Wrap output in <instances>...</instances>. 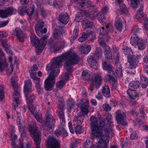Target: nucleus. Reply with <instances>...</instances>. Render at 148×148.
I'll use <instances>...</instances> for the list:
<instances>
[{
    "label": "nucleus",
    "instance_id": "f257e3e1",
    "mask_svg": "<svg viewBox=\"0 0 148 148\" xmlns=\"http://www.w3.org/2000/svg\"><path fill=\"white\" fill-rule=\"evenodd\" d=\"M81 60L79 57L75 52L69 51L53 58L52 63L50 65L47 64L46 70L47 71H52L45 82V88L47 90H51L55 84V77L59 74V67L62 65V62H64V66L68 71L65 73L64 79L67 80L69 78L70 72L72 66L78 64Z\"/></svg>",
    "mask_w": 148,
    "mask_h": 148
},
{
    "label": "nucleus",
    "instance_id": "f03ea898",
    "mask_svg": "<svg viewBox=\"0 0 148 148\" xmlns=\"http://www.w3.org/2000/svg\"><path fill=\"white\" fill-rule=\"evenodd\" d=\"M91 129L93 137L99 139L98 145L95 148H108L109 138L112 137L111 124L112 116L108 114L104 121H101L93 116L90 119Z\"/></svg>",
    "mask_w": 148,
    "mask_h": 148
},
{
    "label": "nucleus",
    "instance_id": "7ed1b4c3",
    "mask_svg": "<svg viewBox=\"0 0 148 148\" xmlns=\"http://www.w3.org/2000/svg\"><path fill=\"white\" fill-rule=\"evenodd\" d=\"M122 50L125 55H128L127 56L128 61L129 62V69L130 70L128 71L131 74H134L135 71L134 70L137 66L138 63V60L141 58L140 55H134L133 52L130 48L127 46L123 45L122 47Z\"/></svg>",
    "mask_w": 148,
    "mask_h": 148
},
{
    "label": "nucleus",
    "instance_id": "20e7f679",
    "mask_svg": "<svg viewBox=\"0 0 148 148\" xmlns=\"http://www.w3.org/2000/svg\"><path fill=\"white\" fill-rule=\"evenodd\" d=\"M30 39L32 45L36 47V52L38 54L40 53L46 46L47 36L44 35L39 40L34 34L32 33Z\"/></svg>",
    "mask_w": 148,
    "mask_h": 148
},
{
    "label": "nucleus",
    "instance_id": "39448f33",
    "mask_svg": "<svg viewBox=\"0 0 148 148\" xmlns=\"http://www.w3.org/2000/svg\"><path fill=\"white\" fill-rule=\"evenodd\" d=\"M131 6L132 8L135 9L137 8L139 6L140 8L137 11L136 16L135 18V20L138 19H143L144 18V15L143 13V5H140L139 0H131Z\"/></svg>",
    "mask_w": 148,
    "mask_h": 148
},
{
    "label": "nucleus",
    "instance_id": "423d86ee",
    "mask_svg": "<svg viewBox=\"0 0 148 148\" xmlns=\"http://www.w3.org/2000/svg\"><path fill=\"white\" fill-rule=\"evenodd\" d=\"M90 81L91 83L90 85V89L91 91H92L94 89V86L95 85L97 88L100 87L102 79L100 75H97L93 77Z\"/></svg>",
    "mask_w": 148,
    "mask_h": 148
},
{
    "label": "nucleus",
    "instance_id": "0eeeda50",
    "mask_svg": "<svg viewBox=\"0 0 148 148\" xmlns=\"http://www.w3.org/2000/svg\"><path fill=\"white\" fill-rule=\"evenodd\" d=\"M46 119L43 121L42 125L51 128L54 127L55 123V119L48 111L46 112Z\"/></svg>",
    "mask_w": 148,
    "mask_h": 148
},
{
    "label": "nucleus",
    "instance_id": "6e6552de",
    "mask_svg": "<svg viewBox=\"0 0 148 148\" xmlns=\"http://www.w3.org/2000/svg\"><path fill=\"white\" fill-rule=\"evenodd\" d=\"M16 11V9L12 7L7 8L5 10H0V17L6 18L8 15H11L15 14Z\"/></svg>",
    "mask_w": 148,
    "mask_h": 148
},
{
    "label": "nucleus",
    "instance_id": "1a4fd4ad",
    "mask_svg": "<svg viewBox=\"0 0 148 148\" xmlns=\"http://www.w3.org/2000/svg\"><path fill=\"white\" fill-rule=\"evenodd\" d=\"M48 44L50 48L55 51H58L60 50L62 46L61 42H56L54 40L53 38H51L48 41Z\"/></svg>",
    "mask_w": 148,
    "mask_h": 148
},
{
    "label": "nucleus",
    "instance_id": "9d476101",
    "mask_svg": "<svg viewBox=\"0 0 148 148\" xmlns=\"http://www.w3.org/2000/svg\"><path fill=\"white\" fill-rule=\"evenodd\" d=\"M24 93L29 108L31 112H33L31 110V105L33 102L36 96L34 94L32 93V91L26 92Z\"/></svg>",
    "mask_w": 148,
    "mask_h": 148
},
{
    "label": "nucleus",
    "instance_id": "9b49d317",
    "mask_svg": "<svg viewBox=\"0 0 148 148\" xmlns=\"http://www.w3.org/2000/svg\"><path fill=\"white\" fill-rule=\"evenodd\" d=\"M7 65L5 54L2 50L0 48V71H3L4 68L6 67Z\"/></svg>",
    "mask_w": 148,
    "mask_h": 148
},
{
    "label": "nucleus",
    "instance_id": "f8f14e48",
    "mask_svg": "<svg viewBox=\"0 0 148 148\" xmlns=\"http://www.w3.org/2000/svg\"><path fill=\"white\" fill-rule=\"evenodd\" d=\"M126 115L125 112L117 114L116 116V121L117 123L124 126L126 125L127 124L125 121Z\"/></svg>",
    "mask_w": 148,
    "mask_h": 148
},
{
    "label": "nucleus",
    "instance_id": "ddd939ff",
    "mask_svg": "<svg viewBox=\"0 0 148 148\" xmlns=\"http://www.w3.org/2000/svg\"><path fill=\"white\" fill-rule=\"evenodd\" d=\"M69 16L67 13H61L59 15V21L63 24L65 25L69 21Z\"/></svg>",
    "mask_w": 148,
    "mask_h": 148
},
{
    "label": "nucleus",
    "instance_id": "4468645a",
    "mask_svg": "<svg viewBox=\"0 0 148 148\" xmlns=\"http://www.w3.org/2000/svg\"><path fill=\"white\" fill-rule=\"evenodd\" d=\"M0 42L2 44L3 47L5 48L7 53L10 56H12L13 54L12 52L10 50V45L7 43V41L1 39L0 40Z\"/></svg>",
    "mask_w": 148,
    "mask_h": 148
},
{
    "label": "nucleus",
    "instance_id": "2eb2a0df",
    "mask_svg": "<svg viewBox=\"0 0 148 148\" xmlns=\"http://www.w3.org/2000/svg\"><path fill=\"white\" fill-rule=\"evenodd\" d=\"M97 60L94 56H89L87 58V61L90 66L92 68H97L96 60Z\"/></svg>",
    "mask_w": 148,
    "mask_h": 148
},
{
    "label": "nucleus",
    "instance_id": "dca6fc26",
    "mask_svg": "<svg viewBox=\"0 0 148 148\" xmlns=\"http://www.w3.org/2000/svg\"><path fill=\"white\" fill-rule=\"evenodd\" d=\"M93 33V32L90 30L86 31V32H83L82 34V37L78 39L79 41L80 42H84Z\"/></svg>",
    "mask_w": 148,
    "mask_h": 148
},
{
    "label": "nucleus",
    "instance_id": "f3484780",
    "mask_svg": "<svg viewBox=\"0 0 148 148\" xmlns=\"http://www.w3.org/2000/svg\"><path fill=\"white\" fill-rule=\"evenodd\" d=\"M89 101L88 100H86V102L82 103L81 109V113L83 115H87L89 112L88 110V107Z\"/></svg>",
    "mask_w": 148,
    "mask_h": 148
},
{
    "label": "nucleus",
    "instance_id": "a211bd4d",
    "mask_svg": "<svg viewBox=\"0 0 148 148\" xmlns=\"http://www.w3.org/2000/svg\"><path fill=\"white\" fill-rule=\"evenodd\" d=\"M17 88V87H16ZM14 89L15 90L14 92L13 95L14 98V100L16 104H17L16 106H18V104L20 103L21 100L20 99V95L19 92L17 90V88Z\"/></svg>",
    "mask_w": 148,
    "mask_h": 148
},
{
    "label": "nucleus",
    "instance_id": "6ab92c4d",
    "mask_svg": "<svg viewBox=\"0 0 148 148\" xmlns=\"http://www.w3.org/2000/svg\"><path fill=\"white\" fill-rule=\"evenodd\" d=\"M62 29L59 28H56L55 29L53 32L54 37L58 39H60L63 37V34L62 33Z\"/></svg>",
    "mask_w": 148,
    "mask_h": 148
},
{
    "label": "nucleus",
    "instance_id": "aec40b11",
    "mask_svg": "<svg viewBox=\"0 0 148 148\" xmlns=\"http://www.w3.org/2000/svg\"><path fill=\"white\" fill-rule=\"evenodd\" d=\"M85 115H83L81 113L77 114V116H75L74 119V122L76 123L77 125L81 124L83 122L84 118Z\"/></svg>",
    "mask_w": 148,
    "mask_h": 148
},
{
    "label": "nucleus",
    "instance_id": "412c9836",
    "mask_svg": "<svg viewBox=\"0 0 148 148\" xmlns=\"http://www.w3.org/2000/svg\"><path fill=\"white\" fill-rule=\"evenodd\" d=\"M32 82L30 79L25 81L24 92L32 91Z\"/></svg>",
    "mask_w": 148,
    "mask_h": 148
},
{
    "label": "nucleus",
    "instance_id": "4be33fe9",
    "mask_svg": "<svg viewBox=\"0 0 148 148\" xmlns=\"http://www.w3.org/2000/svg\"><path fill=\"white\" fill-rule=\"evenodd\" d=\"M116 69L115 73L118 77H121L123 76L122 70L120 63L119 62H116L115 63Z\"/></svg>",
    "mask_w": 148,
    "mask_h": 148
},
{
    "label": "nucleus",
    "instance_id": "5701e85b",
    "mask_svg": "<svg viewBox=\"0 0 148 148\" xmlns=\"http://www.w3.org/2000/svg\"><path fill=\"white\" fill-rule=\"evenodd\" d=\"M91 47L89 45H85L79 47V49L81 53L84 54H87L91 49Z\"/></svg>",
    "mask_w": 148,
    "mask_h": 148
},
{
    "label": "nucleus",
    "instance_id": "b1692460",
    "mask_svg": "<svg viewBox=\"0 0 148 148\" xmlns=\"http://www.w3.org/2000/svg\"><path fill=\"white\" fill-rule=\"evenodd\" d=\"M114 25L116 29L118 31H121L123 28L122 21L118 16L116 17Z\"/></svg>",
    "mask_w": 148,
    "mask_h": 148
},
{
    "label": "nucleus",
    "instance_id": "393cba45",
    "mask_svg": "<svg viewBox=\"0 0 148 148\" xmlns=\"http://www.w3.org/2000/svg\"><path fill=\"white\" fill-rule=\"evenodd\" d=\"M104 53L106 59H110L112 57V53L109 46H106L104 50Z\"/></svg>",
    "mask_w": 148,
    "mask_h": 148
},
{
    "label": "nucleus",
    "instance_id": "a878e982",
    "mask_svg": "<svg viewBox=\"0 0 148 148\" xmlns=\"http://www.w3.org/2000/svg\"><path fill=\"white\" fill-rule=\"evenodd\" d=\"M140 83L138 81H132L129 84V89L134 90L139 88Z\"/></svg>",
    "mask_w": 148,
    "mask_h": 148
},
{
    "label": "nucleus",
    "instance_id": "bb28decb",
    "mask_svg": "<svg viewBox=\"0 0 148 148\" xmlns=\"http://www.w3.org/2000/svg\"><path fill=\"white\" fill-rule=\"evenodd\" d=\"M140 40L139 38L136 35V34H134L131 36L130 42L132 45H137Z\"/></svg>",
    "mask_w": 148,
    "mask_h": 148
},
{
    "label": "nucleus",
    "instance_id": "cd10ccee",
    "mask_svg": "<svg viewBox=\"0 0 148 148\" xmlns=\"http://www.w3.org/2000/svg\"><path fill=\"white\" fill-rule=\"evenodd\" d=\"M108 74L110 80L114 82H116L117 78L115 74L113 68H112L108 71Z\"/></svg>",
    "mask_w": 148,
    "mask_h": 148
},
{
    "label": "nucleus",
    "instance_id": "c85d7f7f",
    "mask_svg": "<svg viewBox=\"0 0 148 148\" xmlns=\"http://www.w3.org/2000/svg\"><path fill=\"white\" fill-rule=\"evenodd\" d=\"M103 53L102 50L99 48H98L96 49L93 56L97 60L101 58Z\"/></svg>",
    "mask_w": 148,
    "mask_h": 148
},
{
    "label": "nucleus",
    "instance_id": "c756f323",
    "mask_svg": "<svg viewBox=\"0 0 148 148\" xmlns=\"http://www.w3.org/2000/svg\"><path fill=\"white\" fill-rule=\"evenodd\" d=\"M110 89L108 86H105L103 87L102 93L106 97H109L110 96Z\"/></svg>",
    "mask_w": 148,
    "mask_h": 148
},
{
    "label": "nucleus",
    "instance_id": "7c9ffc66",
    "mask_svg": "<svg viewBox=\"0 0 148 148\" xmlns=\"http://www.w3.org/2000/svg\"><path fill=\"white\" fill-rule=\"evenodd\" d=\"M127 93L128 94L130 97L133 99H135L138 95L136 91L134 90L129 89L127 91Z\"/></svg>",
    "mask_w": 148,
    "mask_h": 148
},
{
    "label": "nucleus",
    "instance_id": "2f4dec72",
    "mask_svg": "<svg viewBox=\"0 0 148 148\" xmlns=\"http://www.w3.org/2000/svg\"><path fill=\"white\" fill-rule=\"evenodd\" d=\"M140 79L142 82V87L146 88L148 86V78L142 75L140 77Z\"/></svg>",
    "mask_w": 148,
    "mask_h": 148
},
{
    "label": "nucleus",
    "instance_id": "473e14b6",
    "mask_svg": "<svg viewBox=\"0 0 148 148\" xmlns=\"http://www.w3.org/2000/svg\"><path fill=\"white\" fill-rule=\"evenodd\" d=\"M14 32L16 34L17 37L19 38L21 37H24L25 35L21 29L19 27H16L14 30Z\"/></svg>",
    "mask_w": 148,
    "mask_h": 148
},
{
    "label": "nucleus",
    "instance_id": "72a5a7b5",
    "mask_svg": "<svg viewBox=\"0 0 148 148\" xmlns=\"http://www.w3.org/2000/svg\"><path fill=\"white\" fill-rule=\"evenodd\" d=\"M33 114L34 116L35 119L40 123H42V124L43 123V119L42 117V114L40 113H36L33 112Z\"/></svg>",
    "mask_w": 148,
    "mask_h": 148
},
{
    "label": "nucleus",
    "instance_id": "f704fd0d",
    "mask_svg": "<svg viewBox=\"0 0 148 148\" xmlns=\"http://www.w3.org/2000/svg\"><path fill=\"white\" fill-rule=\"evenodd\" d=\"M46 2L51 5H53L56 8L59 7L60 5L59 2H58L56 0H46Z\"/></svg>",
    "mask_w": 148,
    "mask_h": 148
},
{
    "label": "nucleus",
    "instance_id": "c9c22d12",
    "mask_svg": "<svg viewBox=\"0 0 148 148\" xmlns=\"http://www.w3.org/2000/svg\"><path fill=\"white\" fill-rule=\"evenodd\" d=\"M0 101L2 103L4 101L3 99L4 97V86L0 83Z\"/></svg>",
    "mask_w": 148,
    "mask_h": 148
},
{
    "label": "nucleus",
    "instance_id": "e433bc0d",
    "mask_svg": "<svg viewBox=\"0 0 148 148\" xmlns=\"http://www.w3.org/2000/svg\"><path fill=\"white\" fill-rule=\"evenodd\" d=\"M12 145L13 148H25L24 147V144L21 142L19 144V146H18L16 145L14 141V140H12ZM28 144H26V147L25 148H28Z\"/></svg>",
    "mask_w": 148,
    "mask_h": 148
},
{
    "label": "nucleus",
    "instance_id": "4c0bfd02",
    "mask_svg": "<svg viewBox=\"0 0 148 148\" xmlns=\"http://www.w3.org/2000/svg\"><path fill=\"white\" fill-rule=\"evenodd\" d=\"M11 79L12 85L14 88H16L17 85L16 82L17 81V76L16 75H14L12 77Z\"/></svg>",
    "mask_w": 148,
    "mask_h": 148
},
{
    "label": "nucleus",
    "instance_id": "58836bf2",
    "mask_svg": "<svg viewBox=\"0 0 148 148\" xmlns=\"http://www.w3.org/2000/svg\"><path fill=\"white\" fill-rule=\"evenodd\" d=\"M44 23L42 20L38 21L37 24L35 26V29L42 30L43 27Z\"/></svg>",
    "mask_w": 148,
    "mask_h": 148
},
{
    "label": "nucleus",
    "instance_id": "ea45409f",
    "mask_svg": "<svg viewBox=\"0 0 148 148\" xmlns=\"http://www.w3.org/2000/svg\"><path fill=\"white\" fill-rule=\"evenodd\" d=\"M120 10L122 13L127 14L128 13V10L125 4H120Z\"/></svg>",
    "mask_w": 148,
    "mask_h": 148
},
{
    "label": "nucleus",
    "instance_id": "a19ab883",
    "mask_svg": "<svg viewBox=\"0 0 148 148\" xmlns=\"http://www.w3.org/2000/svg\"><path fill=\"white\" fill-rule=\"evenodd\" d=\"M137 45L138 49L141 50L144 49L146 46V44L142 40L139 41Z\"/></svg>",
    "mask_w": 148,
    "mask_h": 148
},
{
    "label": "nucleus",
    "instance_id": "79ce46f5",
    "mask_svg": "<svg viewBox=\"0 0 148 148\" xmlns=\"http://www.w3.org/2000/svg\"><path fill=\"white\" fill-rule=\"evenodd\" d=\"M65 85V82L63 80H61L56 83V86L57 90H60L64 87Z\"/></svg>",
    "mask_w": 148,
    "mask_h": 148
},
{
    "label": "nucleus",
    "instance_id": "37998d69",
    "mask_svg": "<svg viewBox=\"0 0 148 148\" xmlns=\"http://www.w3.org/2000/svg\"><path fill=\"white\" fill-rule=\"evenodd\" d=\"M103 69L105 70L108 71L112 68V66L106 62H104L102 64Z\"/></svg>",
    "mask_w": 148,
    "mask_h": 148
},
{
    "label": "nucleus",
    "instance_id": "c03bdc74",
    "mask_svg": "<svg viewBox=\"0 0 148 148\" xmlns=\"http://www.w3.org/2000/svg\"><path fill=\"white\" fill-rule=\"evenodd\" d=\"M34 10V7L33 5H32V6L29 7V8L26 10V12L29 16H30L33 14Z\"/></svg>",
    "mask_w": 148,
    "mask_h": 148
},
{
    "label": "nucleus",
    "instance_id": "a18cd8bd",
    "mask_svg": "<svg viewBox=\"0 0 148 148\" xmlns=\"http://www.w3.org/2000/svg\"><path fill=\"white\" fill-rule=\"evenodd\" d=\"M82 76L83 79L86 80L89 79L90 77L89 71L87 70L83 71L82 73Z\"/></svg>",
    "mask_w": 148,
    "mask_h": 148
},
{
    "label": "nucleus",
    "instance_id": "49530a36",
    "mask_svg": "<svg viewBox=\"0 0 148 148\" xmlns=\"http://www.w3.org/2000/svg\"><path fill=\"white\" fill-rule=\"evenodd\" d=\"M98 19L99 21L101 23H102L105 20V17L103 14L99 13L97 14Z\"/></svg>",
    "mask_w": 148,
    "mask_h": 148
},
{
    "label": "nucleus",
    "instance_id": "de8ad7c7",
    "mask_svg": "<svg viewBox=\"0 0 148 148\" xmlns=\"http://www.w3.org/2000/svg\"><path fill=\"white\" fill-rule=\"evenodd\" d=\"M35 30L37 35L39 37L42 36L43 33L45 34L47 32V29L46 28H44L43 30H40V29H35Z\"/></svg>",
    "mask_w": 148,
    "mask_h": 148
},
{
    "label": "nucleus",
    "instance_id": "09e8293b",
    "mask_svg": "<svg viewBox=\"0 0 148 148\" xmlns=\"http://www.w3.org/2000/svg\"><path fill=\"white\" fill-rule=\"evenodd\" d=\"M98 31L100 35H105L107 34L108 33V30H105L103 27H100L98 29Z\"/></svg>",
    "mask_w": 148,
    "mask_h": 148
},
{
    "label": "nucleus",
    "instance_id": "8fccbe9b",
    "mask_svg": "<svg viewBox=\"0 0 148 148\" xmlns=\"http://www.w3.org/2000/svg\"><path fill=\"white\" fill-rule=\"evenodd\" d=\"M75 131L76 134H80L83 132V130L81 126L77 125L75 127Z\"/></svg>",
    "mask_w": 148,
    "mask_h": 148
},
{
    "label": "nucleus",
    "instance_id": "3c124183",
    "mask_svg": "<svg viewBox=\"0 0 148 148\" xmlns=\"http://www.w3.org/2000/svg\"><path fill=\"white\" fill-rule=\"evenodd\" d=\"M75 103L72 101H69L68 102V106L67 107V110L69 112H71L72 109L73 108Z\"/></svg>",
    "mask_w": 148,
    "mask_h": 148
},
{
    "label": "nucleus",
    "instance_id": "603ef678",
    "mask_svg": "<svg viewBox=\"0 0 148 148\" xmlns=\"http://www.w3.org/2000/svg\"><path fill=\"white\" fill-rule=\"evenodd\" d=\"M92 143L89 139L87 140L84 143L83 147L84 148H90L91 147Z\"/></svg>",
    "mask_w": 148,
    "mask_h": 148
},
{
    "label": "nucleus",
    "instance_id": "864d4df0",
    "mask_svg": "<svg viewBox=\"0 0 148 148\" xmlns=\"http://www.w3.org/2000/svg\"><path fill=\"white\" fill-rule=\"evenodd\" d=\"M83 24L88 28L92 27L93 25V23L92 22L88 21L87 20H84L83 22Z\"/></svg>",
    "mask_w": 148,
    "mask_h": 148
},
{
    "label": "nucleus",
    "instance_id": "5fc2aeb1",
    "mask_svg": "<svg viewBox=\"0 0 148 148\" xmlns=\"http://www.w3.org/2000/svg\"><path fill=\"white\" fill-rule=\"evenodd\" d=\"M6 73L8 75H10L13 70V67L12 64L10 65V67H8L6 69Z\"/></svg>",
    "mask_w": 148,
    "mask_h": 148
},
{
    "label": "nucleus",
    "instance_id": "6e6d98bb",
    "mask_svg": "<svg viewBox=\"0 0 148 148\" xmlns=\"http://www.w3.org/2000/svg\"><path fill=\"white\" fill-rule=\"evenodd\" d=\"M26 10L22 7H20L18 9L19 14L22 16L26 12Z\"/></svg>",
    "mask_w": 148,
    "mask_h": 148
},
{
    "label": "nucleus",
    "instance_id": "4d7b16f0",
    "mask_svg": "<svg viewBox=\"0 0 148 148\" xmlns=\"http://www.w3.org/2000/svg\"><path fill=\"white\" fill-rule=\"evenodd\" d=\"M103 108L104 110L106 111H109L111 109V107L108 104L106 103L103 104Z\"/></svg>",
    "mask_w": 148,
    "mask_h": 148
},
{
    "label": "nucleus",
    "instance_id": "13d9d810",
    "mask_svg": "<svg viewBox=\"0 0 148 148\" xmlns=\"http://www.w3.org/2000/svg\"><path fill=\"white\" fill-rule=\"evenodd\" d=\"M79 30V28L78 26H75V28L73 31V35L75 37L78 36V32Z\"/></svg>",
    "mask_w": 148,
    "mask_h": 148
},
{
    "label": "nucleus",
    "instance_id": "bf43d9fd",
    "mask_svg": "<svg viewBox=\"0 0 148 148\" xmlns=\"http://www.w3.org/2000/svg\"><path fill=\"white\" fill-rule=\"evenodd\" d=\"M29 72L30 73V76L33 79L36 77V72H35V71L31 70L29 71Z\"/></svg>",
    "mask_w": 148,
    "mask_h": 148
},
{
    "label": "nucleus",
    "instance_id": "052dcab7",
    "mask_svg": "<svg viewBox=\"0 0 148 148\" xmlns=\"http://www.w3.org/2000/svg\"><path fill=\"white\" fill-rule=\"evenodd\" d=\"M144 108L141 107L140 109V113L141 115V117H143L144 118H145V115H146L145 113L144 110Z\"/></svg>",
    "mask_w": 148,
    "mask_h": 148
},
{
    "label": "nucleus",
    "instance_id": "680f3d73",
    "mask_svg": "<svg viewBox=\"0 0 148 148\" xmlns=\"http://www.w3.org/2000/svg\"><path fill=\"white\" fill-rule=\"evenodd\" d=\"M78 144L77 139H75L74 142H73L71 144V148H75Z\"/></svg>",
    "mask_w": 148,
    "mask_h": 148
},
{
    "label": "nucleus",
    "instance_id": "e2e57ef3",
    "mask_svg": "<svg viewBox=\"0 0 148 148\" xmlns=\"http://www.w3.org/2000/svg\"><path fill=\"white\" fill-rule=\"evenodd\" d=\"M68 125L70 132L72 134L74 133V131L72 126V123L69 122L68 123Z\"/></svg>",
    "mask_w": 148,
    "mask_h": 148
},
{
    "label": "nucleus",
    "instance_id": "0e129e2a",
    "mask_svg": "<svg viewBox=\"0 0 148 148\" xmlns=\"http://www.w3.org/2000/svg\"><path fill=\"white\" fill-rule=\"evenodd\" d=\"M99 43L101 46L105 48H106V46H109L107 45L105 42L103 41H99Z\"/></svg>",
    "mask_w": 148,
    "mask_h": 148
},
{
    "label": "nucleus",
    "instance_id": "69168bd1",
    "mask_svg": "<svg viewBox=\"0 0 148 148\" xmlns=\"http://www.w3.org/2000/svg\"><path fill=\"white\" fill-rule=\"evenodd\" d=\"M119 58V53H116L114 54V58L116 61V62H118Z\"/></svg>",
    "mask_w": 148,
    "mask_h": 148
},
{
    "label": "nucleus",
    "instance_id": "338daca9",
    "mask_svg": "<svg viewBox=\"0 0 148 148\" xmlns=\"http://www.w3.org/2000/svg\"><path fill=\"white\" fill-rule=\"evenodd\" d=\"M61 131H62V134L64 137H66L68 136V133L64 127H61Z\"/></svg>",
    "mask_w": 148,
    "mask_h": 148
},
{
    "label": "nucleus",
    "instance_id": "774afa93",
    "mask_svg": "<svg viewBox=\"0 0 148 148\" xmlns=\"http://www.w3.org/2000/svg\"><path fill=\"white\" fill-rule=\"evenodd\" d=\"M8 36V34L5 32H0V38H1L6 37Z\"/></svg>",
    "mask_w": 148,
    "mask_h": 148
}]
</instances>
